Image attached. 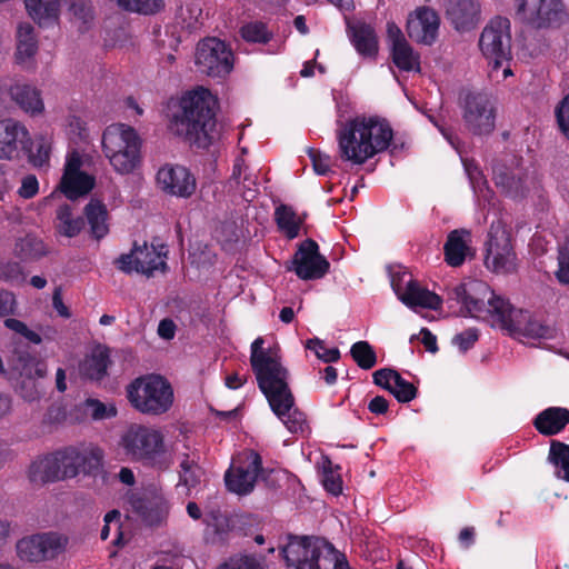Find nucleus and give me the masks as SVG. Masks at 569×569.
<instances>
[{"mask_svg": "<svg viewBox=\"0 0 569 569\" xmlns=\"http://www.w3.org/2000/svg\"><path fill=\"white\" fill-rule=\"evenodd\" d=\"M479 48L483 57L498 70L511 59V33L508 18L495 17L483 28L479 38Z\"/></svg>", "mask_w": 569, "mask_h": 569, "instance_id": "9", "label": "nucleus"}, {"mask_svg": "<svg viewBox=\"0 0 569 569\" xmlns=\"http://www.w3.org/2000/svg\"><path fill=\"white\" fill-rule=\"evenodd\" d=\"M36 151L32 148L29 149V161L33 167L42 168L49 164L51 144L46 137H40L34 143Z\"/></svg>", "mask_w": 569, "mask_h": 569, "instance_id": "49", "label": "nucleus"}, {"mask_svg": "<svg viewBox=\"0 0 569 569\" xmlns=\"http://www.w3.org/2000/svg\"><path fill=\"white\" fill-rule=\"evenodd\" d=\"M17 310L16 296L0 288V318L14 315Z\"/></svg>", "mask_w": 569, "mask_h": 569, "instance_id": "59", "label": "nucleus"}, {"mask_svg": "<svg viewBox=\"0 0 569 569\" xmlns=\"http://www.w3.org/2000/svg\"><path fill=\"white\" fill-rule=\"evenodd\" d=\"M70 11L84 24L89 23L93 19L92 6L87 0H72Z\"/></svg>", "mask_w": 569, "mask_h": 569, "instance_id": "57", "label": "nucleus"}, {"mask_svg": "<svg viewBox=\"0 0 569 569\" xmlns=\"http://www.w3.org/2000/svg\"><path fill=\"white\" fill-rule=\"evenodd\" d=\"M88 406L92 408L91 416L94 420H101L116 416V409H108L104 403L100 400L91 399L88 400Z\"/></svg>", "mask_w": 569, "mask_h": 569, "instance_id": "61", "label": "nucleus"}, {"mask_svg": "<svg viewBox=\"0 0 569 569\" xmlns=\"http://www.w3.org/2000/svg\"><path fill=\"white\" fill-rule=\"evenodd\" d=\"M263 339L257 338L251 343L250 363L254 376L282 365L277 355H272L262 348Z\"/></svg>", "mask_w": 569, "mask_h": 569, "instance_id": "37", "label": "nucleus"}, {"mask_svg": "<svg viewBox=\"0 0 569 569\" xmlns=\"http://www.w3.org/2000/svg\"><path fill=\"white\" fill-rule=\"evenodd\" d=\"M141 139L131 126L112 123L102 133V150L113 169L131 173L141 161Z\"/></svg>", "mask_w": 569, "mask_h": 569, "instance_id": "5", "label": "nucleus"}, {"mask_svg": "<svg viewBox=\"0 0 569 569\" xmlns=\"http://www.w3.org/2000/svg\"><path fill=\"white\" fill-rule=\"evenodd\" d=\"M516 17L533 29L559 28L569 16L562 0H513Z\"/></svg>", "mask_w": 569, "mask_h": 569, "instance_id": "8", "label": "nucleus"}, {"mask_svg": "<svg viewBox=\"0 0 569 569\" xmlns=\"http://www.w3.org/2000/svg\"><path fill=\"white\" fill-rule=\"evenodd\" d=\"M390 372L391 368H382L375 371L372 375L373 383L390 392L392 388Z\"/></svg>", "mask_w": 569, "mask_h": 569, "instance_id": "63", "label": "nucleus"}, {"mask_svg": "<svg viewBox=\"0 0 569 569\" xmlns=\"http://www.w3.org/2000/svg\"><path fill=\"white\" fill-rule=\"evenodd\" d=\"M479 339L477 328H468L452 338V345L458 347L461 352H466L473 347Z\"/></svg>", "mask_w": 569, "mask_h": 569, "instance_id": "54", "label": "nucleus"}, {"mask_svg": "<svg viewBox=\"0 0 569 569\" xmlns=\"http://www.w3.org/2000/svg\"><path fill=\"white\" fill-rule=\"evenodd\" d=\"M41 535L23 538L17 543V552L21 560L38 562L43 560Z\"/></svg>", "mask_w": 569, "mask_h": 569, "instance_id": "43", "label": "nucleus"}, {"mask_svg": "<svg viewBox=\"0 0 569 569\" xmlns=\"http://www.w3.org/2000/svg\"><path fill=\"white\" fill-rule=\"evenodd\" d=\"M486 246L485 263L487 268L492 269L496 273H509L515 270L516 254L505 230H495L491 227Z\"/></svg>", "mask_w": 569, "mask_h": 569, "instance_id": "16", "label": "nucleus"}, {"mask_svg": "<svg viewBox=\"0 0 569 569\" xmlns=\"http://www.w3.org/2000/svg\"><path fill=\"white\" fill-rule=\"evenodd\" d=\"M281 421L291 433L303 435L309 430L306 413L299 410L296 405L292 409L288 410Z\"/></svg>", "mask_w": 569, "mask_h": 569, "instance_id": "50", "label": "nucleus"}, {"mask_svg": "<svg viewBox=\"0 0 569 569\" xmlns=\"http://www.w3.org/2000/svg\"><path fill=\"white\" fill-rule=\"evenodd\" d=\"M297 277L301 280H317L323 278L329 271V261L320 254L319 246L313 239L302 241L292 258Z\"/></svg>", "mask_w": 569, "mask_h": 569, "instance_id": "15", "label": "nucleus"}, {"mask_svg": "<svg viewBox=\"0 0 569 569\" xmlns=\"http://www.w3.org/2000/svg\"><path fill=\"white\" fill-rule=\"evenodd\" d=\"M289 371L282 365L256 376L258 387L264 395L272 412L280 419L295 406V397L290 390Z\"/></svg>", "mask_w": 569, "mask_h": 569, "instance_id": "10", "label": "nucleus"}, {"mask_svg": "<svg viewBox=\"0 0 569 569\" xmlns=\"http://www.w3.org/2000/svg\"><path fill=\"white\" fill-rule=\"evenodd\" d=\"M30 140L27 128L13 119L0 121V159L11 160L18 156L19 143L26 149Z\"/></svg>", "mask_w": 569, "mask_h": 569, "instance_id": "22", "label": "nucleus"}, {"mask_svg": "<svg viewBox=\"0 0 569 569\" xmlns=\"http://www.w3.org/2000/svg\"><path fill=\"white\" fill-rule=\"evenodd\" d=\"M239 33L244 41L251 43L266 44L273 38V33L262 21H251L244 23L240 28Z\"/></svg>", "mask_w": 569, "mask_h": 569, "instance_id": "44", "label": "nucleus"}, {"mask_svg": "<svg viewBox=\"0 0 569 569\" xmlns=\"http://www.w3.org/2000/svg\"><path fill=\"white\" fill-rule=\"evenodd\" d=\"M56 219L57 232L67 238L77 237L84 227V219L82 217H73L72 208L67 203L59 206Z\"/></svg>", "mask_w": 569, "mask_h": 569, "instance_id": "35", "label": "nucleus"}, {"mask_svg": "<svg viewBox=\"0 0 569 569\" xmlns=\"http://www.w3.org/2000/svg\"><path fill=\"white\" fill-rule=\"evenodd\" d=\"M449 300L461 305L465 316L476 319H491L493 326L510 336L530 339H551L553 329L531 318L530 312L515 308L508 300L495 295L481 280L459 283L448 292Z\"/></svg>", "mask_w": 569, "mask_h": 569, "instance_id": "1", "label": "nucleus"}, {"mask_svg": "<svg viewBox=\"0 0 569 569\" xmlns=\"http://www.w3.org/2000/svg\"><path fill=\"white\" fill-rule=\"evenodd\" d=\"M280 552L287 566L293 569H350L345 555L316 537L289 535Z\"/></svg>", "mask_w": 569, "mask_h": 569, "instance_id": "4", "label": "nucleus"}, {"mask_svg": "<svg viewBox=\"0 0 569 569\" xmlns=\"http://www.w3.org/2000/svg\"><path fill=\"white\" fill-rule=\"evenodd\" d=\"M322 469V485L325 489L333 496H339L342 491L340 475L333 471L332 462L329 459L323 462Z\"/></svg>", "mask_w": 569, "mask_h": 569, "instance_id": "52", "label": "nucleus"}, {"mask_svg": "<svg viewBox=\"0 0 569 569\" xmlns=\"http://www.w3.org/2000/svg\"><path fill=\"white\" fill-rule=\"evenodd\" d=\"M307 153L317 174L327 176L331 172V157L329 154L313 148H310Z\"/></svg>", "mask_w": 569, "mask_h": 569, "instance_id": "53", "label": "nucleus"}, {"mask_svg": "<svg viewBox=\"0 0 569 569\" xmlns=\"http://www.w3.org/2000/svg\"><path fill=\"white\" fill-rule=\"evenodd\" d=\"M439 26L440 18L433 9L419 7L409 13L406 31L415 42L431 46L437 40Z\"/></svg>", "mask_w": 569, "mask_h": 569, "instance_id": "18", "label": "nucleus"}, {"mask_svg": "<svg viewBox=\"0 0 569 569\" xmlns=\"http://www.w3.org/2000/svg\"><path fill=\"white\" fill-rule=\"evenodd\" d=\"M393 291L399 300L411 309L420 307L430 310H438L442 306V298L439 295L421 287L411 278L407 281L405 289L399 287V283H393Z\"/></svg>", "mask_w": 569, "mask_h": 569, "instance_id": "21", "label": "nucleus"}, {"mask_svg": "<svg viewBox=\"0 0 569 569\" xmlns=\"http://www.w3.org/2000/svg\"><path fill=\"white\" fill-rule=\"evenodd\" d=\"M465 127L475 136H488L496 127V109L482 92H468L461 101Z\"/></svg>", "mask_w": 569, "mask_h": 569, "instance_id": "11", "label": "nucleus"}, {"mask_svg": "<svg viewBox=\"0 0 569 569\" xmlns=\"http://www.w3.org/2000/svg\"><path fill=\"white\" fill-rule=\"evenodd\" d=\"M392 137V129L386 120L357 117L338 131L339 157L353 164H363L377 153L387 150Z\"/></svg>", "mask_w": 569, "mask_h": 569, "instance_id": "3", "label": "nucleus"}, {"mask_svg": "<svg viewBox=\"0 0 569 569\" xmlns=\"http://www.w3.org/2000/svg\"><path fill=\"white\" fill-rule=\"evenodd\" d=\"M569 423V409L563 407H549L542 410L533 420L537 431L550 437L561 432Z\"/></svg>", "mask_w": 569, "mask_h": 569, "instance_id": "28", "label": "nucleus"}, {"mask_svg": "<svg viewBox=\"0 0 569 569\" xmlns=\"http://www.w3.org/2000/svg\"><path fill=\"white\" fill-rule=\"evenodd\" d=\"M113 263L117 269L127 274H131L134 271L148 277L152 276L156 270L167 267L166 262L161 259V252L153 246L149 247L146 242L143 246L134 243L130 252L120 254Z\"/></svg>", "mask_w": 569, "mask_h": 569, "instance_id": "14", "label": "nucleus"}, {"mask_svg": "<svg viewBox=\"0 0 569 569\" xmlns=\"http://www.w3.org/2000/svg\"><path fill=\"white\" fill-rule=\"evenodd\" d=\"M233 62L231 48L218 38H206L197 46L196 63L209 77H226L232 71Z\"/></svg>", "mask_w": 569, "mask_h": 569, "instance_id": "12", "label": "nucleus"}, {"mask_svg": "<svg viewBox=\"0 0 569 569\" xmlns=\"http://www.w3.org/2000/svg\"><path fill=\"white\" fill-rule=\"evenodd\" d=\"M306 348L313 351L317 358L326 363L337 362L340 359V350L336 347L326 348L325 342L319 338L308 339Z\"/></svg>", "mask_w": 569, "mask_h": 569, "instance_id": "51", "label": "nucleus"}, {"mask_svg": "<svg viewBox=\"0 0 569 569\" xmlns=\"http://www.w3.org/2000/svg\"><path fill=\"white\" fill-rule=\"evenodd\" d=\"M391 58L395 66L401 71L420 72V56L407 42L391 47Z\"/></svg>", "mask_w": 569, "mask_h": 569, "instance_id": "38", "label": "nucleus"}, {"mask_svg": "<svg viewBox=\"0 0 569 569\" xmlns=\"http://www.w3.org/2000/svg\"><path fill=\"white\" fill-rule=\"evenodd\" d=\"M110 365L109 349L104 346H98L80 362L79 372L83 379L100 381L108 375Z\"/></svg>", "mask_w": 569, "mask_h": 569, "instance_id": "27", "label": "nucleus"}, {"mask_svg": "<svg viewBox=\"0 0 569 569\" xmlns=\"http://www.w3.org/2000/svg\"><path fill=\"white\" fill-rule=\"evenodd\" d=\"M82 159L78 151L73 150L67 157L63 176L83 173L81 171Z\"/></svg>", "mask_w": 569, "mask_h": 569, "instance_id": "62", "label": "nucleus"}, {"mask_svg": "<svg viewBox=\"0 0 569 569\" xmlns=\"http://www.w3.org/2000/svg\"><path fill=\"white\" fill-rule=\"evenodd\" d=\"M132 511L149 527H160L166 523L170 505L162 493L151 491L130 498Z\"/></svg>", "mask_w": 569, "mask_h": 569, "instance_id": "19", "label": "nucleus"}, {"mask_svg": "<svg viewBox=\"0 0 569 569\" xmlns=\"http://www.w3.org/2000/svg\"><path fill=\"white\" fill-rule=\"evenodd\" d=\"M103 453L99 448L80 451L79 472L96 476L102 467Z\"/></svg>", "mask_w": 569, "mask_h": 569, "instance_id": "47", "label": "nucleus"}, {"mask_svg": "<svg viewBox=\"0 0 569 569\" xmlns=\"http://www.w3.org/2000/svg\"><path fill=\"white\" fill-rule=\"evenodd\" d=\"M0 279L10 282L22 279V268L20 263L14 261L1 262Z\"/></svg>", "mask_w": 569, "mask_h": 569, "instance_id": "58", "label": "nucleus"}, {"mask_svg": "<svg viewBox=\"0 0 569 569\" xmlns=\"http://www.w3.org/2000/svg\"><path fill=\"white\" fill-rule=\"evenodd\" d=\"M555 116L560 131L569 139V93L556 107Z\"/></svg>", "mask_w": 569, "mask_h": 569, "instance_id": "55", "label": "nucleus"}, {"mask_svg": "<svg viewBox=\"0 0 569 569\" xmlns=\"http://www.w3.org/2000/svg\"><path fill=\"white\" fill-rule=\"evenodd\" d=\"M30 479L41 483L64 480L56 451L32 462Z\"/></svg>", "mask_w": 569, "mask_h": 569, "instance_id": "31", "label": "nucleus"}, {"mask_svg": "<svg viewBox=\"0 0 569 569\" xmlns=\"http://www.w3.org/2000/svg\"><path fill=\"white\" fill-rule=\"evenodd\" d=\"M349 37L357 52L366 58H376L379 51L378 37L375 28L366 22L348 26Z\"/></svg>", "mask_w": 569, "mask_h": 569, "instance_id": "26", "label": "nucleus"}, {"mask_svg": "<svg viewBox=\"0 0 569 569\" xmlns=\"http://www.w3.org/2000/svg\"><path fill=\"white\" fill-rule=\"evenodd\" d=\"M306 213L298 216L292 207L288 204H280L274 210V221L278 230L283 233L289 240L299 236L301 226L305 223Z\"/></svg>", "mask_w": 569, "mask_h": 569, "instance_id": "32", "label": "nucleus"}, {"mask_svg": "<svg viewBox=\"0 0 569 569\" xmlns=\"http://www.w3.org/2000/svg\"><path fill=\"white\" fill-rule=\"evenodd\" d=\"M19 359L23 361L21 376L26 375V378L21 381L19 387L20 395L24 400L29 402L36 401L42 396L37 381L31 376V370L36 359L30 355H27L26 358L20 357Z\"/></svg>", "mask_w": 569, "mask_h": 569, "instance_id": "39", "label": "nucleus"}, {"mask_svg": "<svg viewBox=\"0 0 569 569\" xmlns=\"http://www.w3.org/2000/svg\"><path fill=\"white\" fill-rule=\"evenodd\" d=\"M159 188L169 196L190 198L197 189L193 173L181 164H164L157 172Z\"/></svg>", "mask_w": 569, "mask_h": 569, "instance_id": "17", "label": "nucleus"}, {"mask_svg": "<svg viewBox=\"0 0 569 569\" xmlns=\"http://www.w3.org/2000/svg\"><path fill=\"white\" fill-rule=\"evenodd\" d=\"M216 98L202 87L188 91L179 100V111L172 114L170 129L197 148L208 149L216 128Z\"/></svg>", "mask_w": 569, "mask_h": 569, "instance_id": "2", "label": "nucleus"}, {"mask_svg": "<svg viewBox=\"0 0 569 569\" xmlns=\"http://www.w3.org/2000/svg\"><path fill=\"white\" fill-rule=\"evenodd\" d=\"M217 569H267L264 557L253 553H238L219 565Z\"/></svg>", "mask_w": 569, "mask_h": 569, "instance_id": "45", "label": "nucleus"}, {"mask_svg": "<svg viewBox=\"0 0 569 569\" xmlns=\"http://www.w3.org/2000/svg\"><path fill=\"white\" fill-rule=\"evenodd\" d=\"M470 237V232L465 229H455L447 236L443 246L445 261L450 267H460L467 257L469 247L466 238Z\"/></svg>", "mask_w": 569, "mask_h": 569, "instance_id": "30", "label": "nucleus"}, {"mask_svg": "<svg viewBox=\"0 0 569 569\" xmlns=\"http://www.w3.org/2000/svg\"><path fill=\"white\" fill-rule=\"evenodd\" d=\"M548 460L557 468V476L569 482V445L552 440Z\"/></svg>", "mask_w": 569, "mask_h": 569, "instance_id": "40", "label": "nucleus"}, {"mask_svg": "<svg viewBox=\"0 0 569 569\" xmlns=\"http://www.w3.org/2000/svg\"><path fill=\"white\" fill-rule=\"evenodd\" d=\"M446 16L459 32L475 29L480 21V3L478 0H446Z\"/></svg>", "mask_w": 569, "mask_h": 569, "instance_id": "20", "label": "nucleus"}, {"mask_svg": "<svg viewBox=\"0 0 569 569\" xmlns=\"http://www.w3.org/2000/svg\"><path fill=\"white\" fill-rule=\"evenodd\" d=\"M350 356L362 370H370L378 362L373 347L365 340L357 341L351 346Z\"/></svg>", "mask_w": 569, "mask_h": 569, "instance_id": "42", "label": "nucleus"}, {"mask_svg": "<svg viewBox=\"0 0 569 569\" xmlns=\"http://www.w3.org/2000/svg\"><path fill=\"white\" fill-rule=\"evenodd\" d=\"M83 214L89 224L90 237L100 241L109 233V212L107 206L92 198L84 207Z\"/></svg>", "mask_w": 569, "mask_h": 569, "instance_id": "29", "label": "nucleus"}, {"mask_svg": "<svg viewBox=\"0 0 569 569\" xmlns=\"http://www.w3.org/2000/svg\"><path fill=\"white\" fill-rule=\"evenodd\" d=\"M130 405L139 412L160 416L173 403V389L160 375L150 373L133 379L126 388Z\"/></svg>", "mask_w": 569, "mask_h": 569, "instance_id": "6", "label": "nucleus"}, {"mask_svg": "<svg viewBox=\"0 0 569 569\" xmlns=\"http://www.w3.org/2000/svg\"><path fill=\"white\" fill-rule=\"evenodd\" d=\"M94 177L86 172L71 176H62L60 189L68 199L74 200L79 197L88 194L94 188Z\"/></svg>", "mask_w": 569, "mask_h": 569, "instance_id": "34", "label": "nucleus"}, {"mask_svg": "<svg viewBox=\"0 0 569 569\" xmlns=\"http://www.w3.org/2000/svg\"><path fill=\"white\" fill-rule=\"evenodd\" d=\"M24 4L39 26L53 23L58 19L60 0H24Z\"/></svg>", "mask_w": 569, "mask_h": 569, "instance_id": "33", "label": "nucleus"}, {"mask_svg": "<svg viewBox=\"0 0 569 569\" xmlns=\"http://www.w3.org/2000/svg\"><path fill=\"white\" fill-rule=\"evenodd\" d=\"M41 538L43 560L52 559L63 552L68 543V538L57 532L42 533Z\"/></svg>", "mask_w": 569, "mask_h": 569, "instance_id": "48", "label": "nucleus"}, {"mask_svg": "<svg viewBox=\"0 0 569 569\" xmlns=\"http://www.w3.org/2000/svg\"><path fill=\"white\" fill-rule=\"evenodd\" d=\"M179 467L178 486L186 487L188 491L196 488L203 476L202 468L189 455H184Z\"/></svg>", "mask_w": 569, "mask_h": 569, "instance_id": "41", "label": "nucleus"}, {"mask_svg": "<svg viewBox=\"0 0 569 569\" xmlns=\"http://www.w3.org/2000/svg\"><path fill=\"white\" fill-rule=\"evenodd\" d=\"M57 457L60 462L63 479L77 477L79 472L80 450L73 447H67L57 450Z\"/></svg>", "mask_w": 569, "mask_h": 569, "instance_id": "46", "label": "nucleus"}, {"mask_svg": "<svg viewBox=\"0 0 569 569\" xmlns=\"http://www.w3.org/2000/svg\"><path fill=\"white\" fill-rule=\"evenodd\" d=\"M44 242L32 234L19 238L14 244V254L22 261H36L47 256Z\"/></svg>", "mask_w": 569, "mask_h": 569, "instance_id": "36", "label": "nucleus"}, {"mask_svg": "<svg viewBox=\"0 0 569 569\" xmlns=\"http://www.w3.org/2000/svg\"><path fill=\"white\" fill-rule=\"evenodd\" d=\"M38 52V40L34 28L28 23H20L17 29V50L14 53L17 64L30 69L34 64Z\"/></svg>", "mask_w": 569, "mask_h": 569, "instance_id": "25", "label": "nucleus"}, {"mask_svg": "<svg viewBox=\"0 0 569 569\" xmlns=\"http://www.w3.org/2000/svg\"><path fill=\"white\" fill-rule=\"evenodd\" d=\"M120 446L126 456L144 466L163 469L164 441L160 431L141 425H131L121 436Z\"/></svg>", "mask_w": 569, "mask_h": 569, "instance_id": "7", "label": "nucleus"}, {"mask_svg": "<svg viewBox=\"0 0 569 569\" xmlns=\"http://www.w3.org/2000/svg\"><path fill=\"white\" fill-rule=\"evenodd\" d=\"M38 191L39 182L37 177L34 174H28L22 179L18 193L23 199H31Z\"/></svg>", "mask_w": 569, "mask_h": 569, "instance_id": "60", "label": "nucleus"}, {"mask_svg": "<svg viewBox=\"0 0 569 569\" xmlns=\"http://www.w3.org/2000/svg\"><path fill=\"white\" fill-rule=\"evenodd\" d=\"M264 469L261 456L249 450L244 459L238 465H232L224 473L226 487L230 492L246 496L253 491L257 479L262 476Z\"/></svg>", "mask_w": 569, "mask_h": 569, "instance_id": "13", "label": "nucleus"}, {"mask_svg": "<svg viewBox=\"0 0 569 569\" xmlns=\"http://www.w3.org/2000/svg\"><path fill=\"white\" fill-rule=\"evenodd\" d=\"M7 92L10 99L26 113L31 116L40 114L44 110L41 92L36 87L16 82L8 87Z\"/></svg>", "mask_w": 569, "mask_h": 569, "instance_id": "24", "label": "nucleus"}, {"mask_svg": "<svg viewBox=\"0 0 569 569\" xmlns=\"http://www.w3.org/2000/svg\"><path fill=\"white\" fill-rule=\"evenodd\" d=\"M390 393L393 395L398 402L407 403L417 397L418 389L412 382L406 380L399 387H392Z\"/></svg>", "mask_w": 569, "mask_h": 569, "instance_id": "56", "label": "nucleus"}, {"mask_svg": "<svg viewBox=\"0 0 569 569\" xmlns=\"http://www.w3.org/2000/svg\"><path fill=\"white\" fill-rule=\"evenodd\" d=\"M557 278L561 283L569 284V252L562 253L559 257V269L557 271Z\"/></svg>", "mask_w": 569, "mask_h": 569, "instance_id": "64", "label": "nucleus"}, {"mask_svg": "<svg viewBox=\"0 0 569 569\" xmlns=\"http://www.w3.org/2000/svg\"><path fill=\"white\" fill-rule=\"evenodd\" d=\"M492 179L496 187L511 199H523L528 193L525 176L516 173L512 169L505 164H493Z\"/></svg>", "mask_w": 569, "mask_h": 569, "instance_id": "23", "label": "nucleus"}]
</instances>
